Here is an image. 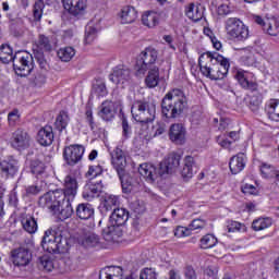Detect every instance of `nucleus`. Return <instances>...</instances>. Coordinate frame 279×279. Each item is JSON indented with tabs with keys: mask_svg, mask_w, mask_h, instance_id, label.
I'll return each mask as SVG.
<instances>
[{
	"mask_svg": "<svg viewBox=\"0 0 279 279\" xmlns=\"http://www.w3.org/2000/svg\"><path fill=\"white\" fill-rule=\"evenodd\" d=\"M57 56L62 62H71L75 57V49L73 47L61 48L58 50Z\"/></svg>",
	"mask_w": 279,
	"mask_h": 279,
	"instance_id": "a19ab883",
	"label": "nucleus"
},
{
	"mask_svg": "<svg viewBox=\"0 0 279 279\" xmlns=\"http://www.w3.org/2000/svg\"><path fill=\"white\" fill-rule=\"evenodd\" d=\"M64 199L62 195V191L54 190L47 192L43 196L39 197L38 204L40 208H47L53 215H58V210H60V203Z\"/></svg>",
	"mask_w": 279,
	"mask_h": 279,
	"instance_id": "9d476101",
	"label": "nucleus"
},
{
	"mask_svg": "<svg viewBox=\"0 0 279 279\" xmlns=\"http://www.w3.org/2000/svg\"><path fill=\"white\" fill-rule=\"evenodd\" d=\"M77 189H80V185L77 184V179L71 174H68L63 180V189H59L58 191L62 192L63 197H70L75 199V197L77 196Z\"/></svg>",
	"mask_w": 279,
	"mask_h": 279,
	"instance_id": "f3484780",
	"label": "nucleus"
},
{
	"mask_svg": "<svg viewBox=\"0 0 279 279\" xmlns=\"http://www.w3.org/2000/svg\"><path fill=\"white\" fill-rule=\"evenodd\" d=\"M132 136V126L128 122V118H122V138L123 141H128Z\"/></svg>",
	"mask_w": 279,
	"mask_h": 279,
	"instance_id": "5fc2aeb1",
	"label": "nucleus"
},
{
	"mask_svg": "<svg viewBox=\"0 0 279 279\" xmlns=\"http://www.w3.org/2000/svg\"><path fill=\"white\" fill-rule=\"evenodd\" d=\"M9 206H12L13 208L19 207V195L16 192H12L9 194Z\"/></svg>",
	"mask_w": 279,
	"mask_h": 279,
	"instance_id": "774afa93",
	"label": "nucleus"
},
{
	"mask_svg": "<svg viewBox=\"0 0 279 279\" xmlns=\"http://www.w3.org/2000/svg\"><path fill=\"white\" fill-rule=\"evenodd\" d=\"M140 279H158V274L153 268H144L140 274Z\"/></svg>",
	"mask_w": 279,
	"mask_h": 279,
	"instance_id": "13d9d810",
	"label": "nucleus"
},
{
	"mask_svg": "<svg viewBox=\"0 0 279 279\" xmlns=\"http://www.w3.org/2000/svg\"><path fill=\"white\" fill-rule=\"evenodd\" d=\"M174 236L182 239L183 236H191V229L185 227H177L174 230Z\"/></svg>",
	"mask_w": 279,
	"mask_h": 279,
	"instance_id": "e2e57ef3",
	"label": "nucleus"
},
{
	"mask_svg": "<svg viewBox=\"0 0 279 279\" xmlns=\"http://www.w3.org/2000/svg\"><path fill=\"white\" fill-rule=\"evenodd\" d=\"M276 170V167L269 163H262L259 171L263 178L271 179L274 178V171Z\"/></svg>",
	"mask_w": 279,
	"mask_h": 279,
	"instance_id": "3c124183",
	"label": "nucleus"
},
{
	"mask_svg": "<svg viewBox=\"0 0 279 279\" xmlns=\"http://www.w3.org/2000/svg\"><path fill=\"white\" fill-rule=\"evenodd\" d=\"M97 39V28L94 26H87L85 28V44L92 45Z\"/></svg>",
	"mask_w": 279,
	"mask_h": 279,
	"instance_id": "8fccbe9b",
	"label": "nucleus"
},
{
	"mask_svg": "<svg viewBox=\"0 0 279 279\" xmlns=\"http://www.w3.org/2000/svg\"><path fill=\"white\" fill-rule=\"evenodd\" d=\"M130 219V211L125 208H114L113 213L110 216V227H107L102 230V236L105 241H114L117 236V231L114 228L125 226Z\"/></svg>",
	"mask_w": 279,
	"mask_h": 279,
	"instance_id": "423d86ee",
	"label": "nucleus"
},
{
	"mask_svg": "<svg viewBox=\"0 0 279 279\" xmlns=\"http://www.w3.org/2000/svg\"><path fill=\"white\" fill-rule=\"evenodd\" d=\"M21 169V163L13 156H8L0 161V171L4 178H14Z\"/></svg>",
	"mask_w": 279,
	"mask_h": 279,
	"instance_id": "2eb2a0df",
	"label": "nucleus"
},
{
	"mask_svg": "<svg viewBox=\"0 0 279 279\" xmlns=\"http://www.w3.org/2000/svg\"><path fill=\"white\" fill-rule=\"evenodd\" d=\"M45 12V0H36L33 5V23H40Z\"/></svg>",
	"mask_w": 279,
	"mask_h": 279,
	"instance_id": "ea45409f",
	"label": "nucleus"
},
{
	"mask_svg": "<svg viewBox=\"0 0 279 279\" xmlns=\"http://www.w3.org/2000/svg\"><path fill=\"white\" fill-rule=\"evenodd\" d=\"M138 173L142 178H145L147 182H156L158 175V170L150 163H142L138 168Z\"/></svg>",
	"mask_w": 279,
	"mask_h": 279,
	"instance_id": "c85d7f7f",
	"label": "nucleus"
},
{
	"mask_svg": "<svg viewBox=\"0 0 279 279\" xmlns=\"http://www.w3.org/2000/svg\"><path fill=\"white\" fill-rule=\"evenodd\" d=\"M217 243H219L217 238L214 234L208 233L201 239V248L202 250H210V248L215 247V245H217Z\"/></svg>",
	"mask_w": 279,
	"mask_h": 279,
	"instance_id": "79ce46f5",
	"label": "nucleus"
},
{
	"mask_svg": "<svg viewBox=\"0 0 279 279\" xmlns=\"http://www.w3.org/2000/svg\"><path fill=\"white\" fill-rule=\"evenodd\" d=\"M94 90L100 97H104V95H108V89L106 88V82L101 78L96 80V84H94Z\"/></svg>",
	"mask_w": 279,
	"mask_h": 279,
	"instance_id": "603ef678",
	"label": "nucleus"
},
{
	"mask_svg": "<svg viewBox=\"0 0 279 279\" xmlns=\"http://www.w3.org/2000/svg\"><path fill=\"white\" fill-rule=\"evenodd\" d=\"M227 230L228 232H247V227L245 226V223L231 220L227 225Z\"/></svg>",
	"mask_w": 279,
	"mask_h": 279,
	"instance_id": "de8ad7c7",
	"label": "nucleus"
},
{
	"mask_svg": "<svg viewBox=\"0 0 279 279\" xmlns=\"http://www.w3.org/2000/svg\"><path fill=\"white\" fill-rule=\"evenodd\" d=\"M84 151H86L84 145L71 144L63 150V160L66 165H69V167H75V165L82 162V158H84Z\"/></svg>",
	"mask_w": 279,
	"mask_h": 279,
	"instance_id": "9b49d317",
	"label": "nucleus"
},
{
	"mask_svg": "<svg viewBox=\"0 0 279 279\" xmlns=\"http://www.w3.org/2000/svg\"><path fill=\"white\" fill-rule=\"evenodd\" d=\"M100 279H123V268L119 266H109L100 270Z\"/></svg>",
	"mask_w": 279,
	"mask_h": 279,
	"instance_id": "7c9ffc66",
	"label": "nucleus"
},
{
	"mask_svg": "<svg viewBox=\"0 0 279 279\" xmlns=\"http://www.w3.org/2000/svg\"><path fill=\"white\" fill-rule=\"evenodd\" d=\"M189 108V100L182 89L168 92L161 100V114L166 119H180Z\"/></svg>",
	"mask_w": 279,
	"mask_h": 279,
	"instance_id": "f03ea898",
	"label": "nucleus"
},
{
	"mask_svg": "<svg viewBox=\"0 0 279 279\" xmlns=\"http://www.w3.org/2000/svg\"><path fill=\"white\" fill-rule=\"evenodd\" d=\"M185 279H197V272L193 266H186L184 269Z\"/></svg>",
	"mask_w": 279,
	"mask_h": 279,
	"instance_id": "338daca9",
	"label": "nucleus"
},
{
	"mask_svg": "<svg viewBox=\"0 0 279 279\" xmlns=\"http://www.w3.org/2000/svg\"><path fill=\"white\" fill-rule=\"evenodd\" d=\"M104 173V167L100 165L89 166L88 171L86 172V178L89 180H95V178H100Z\"/></svg>",
	"mask_w": 279,
	"mask_h": 279,
	"instance_id": "09e8293b",
	"label": "nucleus"
},
{
	"mask_svg": "<svg viewBox=\"0 0 279 279\" xmlns=\"http://www.w3.org/2000/svg\"><path fill=\"white\" fill-rule=\"evenodd\" d=\"M75 215L83 221H88L95 217V207L89 203H80L75 208Z\"/></svg>",
	"mask_w": 279,
	"mask_h": 279,
	"instance_id": "b1692460",
	"label": "nucleus"
},
{
	"mask_svg": "<svg viewBox=\"0 0 279 279\" xmlns=\"http://www.w3.org/2000/svg\"><path fill=\"white\" fill-rule=\"evenodd\" d=\"M70 121L71 118H69V112L60 111L54 121L56 130H58L59 132H63V130H66V126L69 125Z\"/></svg>",
	"mask_w": 279,
	"mask_h": 279,
	"instance_id": "58836bf2",
	"label": "nucleus"
},
{
	"mask_svg": "<svg viewBox=\"0 0 279 279\" xmlns=\"http://www.w3.org/2000/svg\"><path fill=\"white\" fill-rule=\"evenodd\" d=\"M23 230L28 234H36L38 232V218L33 215L24 214L21 219Z\"/></svg>",
	"mask_w": 279,
	"mask_h": 279,
	"instance_id": "a878e982",
	"label": "nucleus"
},
{
	"mask_svg": "<svg viewBox=\"0 0 279 279\" xmlns=\"http://www.w3.org/2000/svg\"><path fill=\"white\" fill-rule=\"evenodd\" d=\"M47 83V74L46 72H37L33 77V84L40 88V86H45Z\"/></svg>",
	"mask_w": 279,
	"mask_h": 279,
	"instance_id": "6e6d98bb",
	"label": "nucleus"
},
{
	"mask_svg": "<svg viewBox=\"0 0 279 279\" xmlns=\"http://www.w3.org/2000/svg\"><path fill=\"white\" fill-rule=\"evenodd\" d=\"M142 23L146 27H156L160 23V15L154 11H148L142 15Z\"/></svg>",
	"mask_w": 279,
	"mask_h": 279,
	"instance_id": "f704fd0d",
	"label": "nucleus"
},
{
	"mask_svg": "<svg viewBox=\"0 0 279 279\" xmlns=\"http://www.w3.org/2000/svg\"><path fill=\"white\" fill-rule=\"evenodd\" d=\"M235 80L244 90L256 93L258 90V83L250 81V74L243 70H238L234 74Z\"/></svg>",
	"mask_w": 279,
	"mask_h": 279,
	"instance_id": "6ab92c4d",
	"label": "nucleus"
},
{
	"mask_svg": "<svg viewBox=\"0 0 279 279\" xmlns=\"http://www.w3.org/2000/svg\"><path fill=\"white\" fill-rule=\"evenodd\" d=\"M131 114L136 123L147 125L156 120V104L147 100H135L131 107Z\"/></svg>",
	"mask_w": 279,
	"mask_h": 279,
	"instance_id": "20e7f679",
	"label": "nucleus"
},
{
	"mask_svg": "<svg viewBox=\"0 0 279 279\" xmlns=\"http://www.w3.org/2000/svg\"><path fill=\"white\" fill-rule=\"evenodd\" d=\"M198 66L202 75L208 80H223L230 71V59L219 52H205L198 58Z\"/></svg>",
	"mask_w": 279,
	"mask_h": 279,
	"instance_id": "f257e3e1",
	"label": "nucleus"
},
{
	"mask_svg": "<svg viewBox=\"0 0 279 279\" xmlns=\"http://www.w3.org/2000/svg\"><path fill=\"white\" fill-rule=\"evenodd\" d=\"M148 73L145 77V85L147 88H156L160 84V68L154 66L147 70Z\"/></svg>",
	"mask_w": 279,
	"mask_h": 279,
	"instance_id": "473e14b6",
	"label": "nucleus"
},
{
	"mask_svg": "<svg viewBox=\"0 0 279 279\" xmlns=\"http://www.w3.org/2000/svg\"><path fill=\"white\" fill-rule=\"evenodd\" d=\"M111 165L116 169L120 182L122 184V190L124 193H132V181L125 172V167H128V159L125 157V150L117 146L113 151H111Z\"/></svg>",
	"mask_w": 279,
	"mask_h": 279,
	"instance_id": "7ed1b4c3",
	"label": "nucleus"
},
{
	"mask_svg": "<svg viewBox=\"0 0 279 279\" xmlns=\"http://www.w3.org/2000/svg\"><path fill=\"white\" fill-rule=\"evenodd\" d=\"M34 66V57L29 52L20 50L14 53L13 69L20 77L31 75Z\"/></svg>",
	"mask_w": 279,
	"mask_h": 279,
	"instance_id": "6e6552de",
	"label": "nucleus"
},
{
	"mask_svg": "<svg viewBox=\"0 0 279 279\" xmlns=\"http://www.w3.org/2000/svg\"><path fill=\"white\" fill-rule=\"evenodd\" d=\"M12 146L15 149H27V147H29V134L27 131L17 129L13 132Z\"/></svg>",
	"mask_w": 279,
	"mask_h": 279,
	"instance_id": "4be33fe9",
	"label": "nucleus"
},
{
	"mask_svg": "<svg viewBox=\"0 0 279 279\" xmlns=\"http://www.w3.org/2000/svg\"><path fill=\"white\" fill-rule=\"evenodd\" d=\"M37 47H39L43 51H52L53 43L51 41V38L47 37L46 35H39Z\"/></svg>",
	"mask_w": 279,
	"mask_h": 279,
	"instance_id": "c03bdc74",
	"label": "nucleus"
},
{
	"mask_svg": "<svg viewBox=\"0 0 279 279\" xmlns=\"http://www.w3.org/2000/svg\"><path fill=\"white\" fill-rule=\"evenodd\" d=\"M110 82L113 84H130L132 80V70L128 65H118L113 69V72L109 75Z\"/></svg>",
	"mask_w": 279,
	"mask_h": 279,
	"instance_id": "4468645a",
	"label": "nucleus"
},
{
	"mask_svg": "<svg viewBox=\"0 0 279 279\" xmlns=\"http://www.w3.org/2000/svg\"><path fill=\"white\" fill-rule=\"evenodd\" d=\"M117 114V109H114V102L106 100L101 104L100 110L98 111V117L102 121H112Z\"/></svg>",
	"mask_w": 279,
	"mask_h": 279,
	"instance_id": "393cba45",
	"label": "nucleus"
},
{
	"mask_svg": "<svg viewBox=\"0 0 279 279\" xmlns=\"http://www.w3.org/2000/svg\"><path fill=\"white\" fill-rule=\"evenodd\" d=\"M158 62V50L153 46L146 47L137 57L135 63L136 75H145Z\"/></svg>",
	"mask_w": 279,
	"mask_h": 279,
	"instance_id": "0eeeda50",
	"label": "nucleus"
},
{
	"mask_svg": "<svg viewBox=\"0 0 279 279\" xmlns=\"http://www.w3.org/2000/svg\"><path fill=\"white\" fill-rule=\"evenodd\" d=\"M217 14L218 16H228L232 14V7L228 3H222L217 8Z\"/></svg>",
	"mask_w": 279,
	"mask_h": 279,
	"instance_id": "052dcab7",
	"label": "nucleus"
},
{
	"mask_svg": "<svg viewBox=\"0 0 279 279\" xmlns=\"http://www.w3.org/2000/svg\"><path fill=\"white\" fill-rule=\"evenodd\" d=\"M229 169L233 175L241 173L245 169V155L240 153L229 161Z\"/></svg>",
	"mask_w": 279,
	"mask_h": 279,
	"instance_id": "c756f323",
	"label": "nucleus"
},
{
	"mask_svg": "<svg viewBox=\"0 0 279 279\" xmlns=\"http://www.w3.org/2000/svg\"><path fill=\"white\" fill-rule=\"evenodd\" d=\"M180 160L182 157L177 153L169 154L160 163L158 169V174L160 178L162 175H171V173H175L178 171V167H180Z\"/></svg>",
	"mask_w": 279,
	"mask_h": 279,
	"instance_id": "f8f14e48",
	"label": "nucleus"
},
{
	"mask_svg": "<svg viewBox=\"0 0 279 279\" xmlns=\"http://www.w3.org/2000/svg\"><path fill=\"white\" fill-rule=\"evenodd\" d=\"M85 121L88 123L90 130H95V117H93V109L86 108Z\"/></svg>",
	"mask_w": 279,
	"mask_h": 279,
	"instance_id": "0e129e2a",
	"label": "nucleus"
},
{
	"mask_svg": "<svg viewBox=\"0 0 279 279\" xmlns=\"http://www.w3.org/2000/svg\"><path fill=\"white\" fill-rule=\"evenodd\" d=\"M264 110L270 121L279 122V99H269L265 104Z\"/></svg>",
	"mask_w": 279,
	"mask_h": 279,
	"instance_id": "cd10ccee",
	"label": "nucleus"
},
{
	"mask_svg": "<svg viewBox=\"0 0 279 279\" xmlns=\"http://www.w3.org/2000/svg\"><path fill=\"white\" fill-rule=\"evenodd\" d=\"M83 247H97L99 245V235L93 231L85 232L82 239Z\"/></svg>",
	"mask_w": 279,
	"mask_h": 279,
	"instance_id": "e433bc0d",
	"label": "nucleus"
},
{
	"mask_svg": "<svg viewBox=\"0 0 279 279\" xmlns=\"http://www.w3.org/2000/svg\"><path fill=\"white\" fill-rule=\"evenodd\" d=\"M185 16L191 21H194V23H198V21L204 19V12L199 10V7H195V3H190L185 8Z\"/></svg>",
	"mask_w": 279,
	"mask_h": 279,
	"instance_id": "72a5a7b5",
	"label": "nucleus"
},
{
	"mask_svg": "<svg viewBox=\"0 0 279 279\" xmlns=\"http://www.w3.org/2000/svg\"><path fill=\"white\" fill-rule=\"evenodd\" d=\"M101 191H104V183L101 182V180H89V182L84 186L82 197L83 199H87V202H90V199L99 197Z\"/></svg>",
	"mask_w": 279,
	"mask_h": 279,
	"instance_id": "dca6fc26",
	"label": "nucleus"
},
{
	"mask_svg": "<svg viewBox=\"0 0 279 279\" xmlns=\"http://www.w3.org/2000/svg\"><path fill=\"white\" fill-rule=\"evenodd\" d=\"M62 233L53 229H48L45 231L41 247L48 254H59L60 248L62 247Z\"/></svg>",
	"mask_w": 279,
	"mask_h": 279,
	"instance_id": "1a4fd4ad",
	"label": "nucleus"
},
{
	"mask_svg": "<svg viewBox=\"0 0 279 279\" xmlns=\"http://www.w3.org/2000/svg\"><path fill=\"white\" fill-rule=\"evenodd\" d=\"M39 267L45 269V271H52L53 262L48 256H43L39 258Z\"/></svg>",
	"mask_w": 279,
	"mask_h": 279,
	"instance_id": "4d7b16f0",
	"label": "nucleus"
},
{
	"mask_svg": "<svg viewBox=\"0 0 279 279\" xmlns=\"http://www.w3.org/2000/svg\"><path fill=\"white\" fill-rule=\"evenodd\" d=\"M271 223V218H258L253 221L252 228L255 232H260V230H267V228H270Z\"/></svg>",
	"mask_w": 279,
	"mask_h": 279,
	"instance_id": "37998d69",
	"label": "nucleus"
},
{
	"mask_svg": "<svg viewBox=\"0 0 279 279\" xmlns=\"http://www.w3.org/2000/svg\"><path fill=\"white\" fill-rule=\"evenodd\" d=\"M169 138L175 145H184L186 143V129L184 125L180 123L172 124L169 130Z\"/></svg>",
	"mask_w": 279,
	"mask_h": 279,
	"instance_id": "412c9836",
	"label": "nucleus"
},
{
	"mask_svg": "<svg viewBox=\"0 0 279 279\" xmlns=\"http://www.w3.org/2000/svg\"><path fill=\"white\" fill-rule=\"evenodd\" d=\"M19 121H21V111L19 109H13L8 113V122L11 128H14Z\"/></svg>",
	"mask_w": 279,
	"mask_h": 279,
	"instance_id": "864d4df0",
	"label": "nucleus"
},
{
	"mask_svg": "<svg viewBox=\"0 0 279 279\" xmlns=\"http://www.w3.org/2000/svg\"><path fill=\"white\" fill-rule=\"evenodd\" d=\"M35 58H36V60H37V62H38V64H39V69H41L40 72L47 73V60L45 59V54H43V53H37V54L35 56Z\"/></svg>",
	"mask_w": 279,
	"mask_h": 279,
	"instance_id": "69168bd1",
	"label": "nucleus"
},
{
	"mask_svg": "<svg viewBox=\"0 0 279 279\" xmlns=\"http://www.w3.org/2000/svg\"><path fill=\"white\" fill-rule=\"evenodd\" d=\"M0 60L3 62V64H10V62H14V53L10 45L3 44L0 47Z\"/></svg>",
	"mask_w": 279,
	"mask_h": 279,
	"instance_id": "4c0bfd02",
	"label": "nucleus"
},
{
	"mask_svg": "<svg viewBox=\"0 0 279 279\" xmlns=\"http://www.w3.org/2000/svg\"><path fill=\"white\" fill-rule=\"evenodd\" d=\"M119 204H121L119 196L112 195V194H106L102 201V208L106 213H109V210L117 208Z\"/></svg>",
	"mask_w": 279,
	"mask_h": 279,
	"instance_id": "c9c22d12",
	"label": "nucleus"
},
{
	"mask_svg": "<svg viewBox=\"0 0 279 279\" xmlns=\"http://www.w3.org/2000/svg\"><path fill=\"white\" fill-rule=\"evenodd\" d=\"M29 169L33 175H43L45 173V163L38 159L31 160Z\"/></svg>",
	"mask_w": 279,
	"mask_h": 279,
	"instance_id": "a18cd8bd",
	"label": "nucleus"
},
{
	"mask_svg": "<svg viewBox=\"0 0 279 279\" xmlns=\"http://www.w3.org/2000/svg\"><path fill=\"white\" fill-rule=\"evenodd\" d=\"M12 258L16 267H27V264L32 262V253L25 247H19L12 251Z\"/></svg>",
	"mask_w": 279,
	"mask_h": 279,
	"instance_id": "aec40b11",
	"label": "nucleus"
},
{
	"mask_svg": "<svg viewBox=\"0 0 279 279\" xmlns=\"http://www.w3.org/2000/svg\"><path fill=\"white\" fill-rule=\"evenodd\" d=\"M120 19L122 25H130L131 23H134L138 19V12L134 7H124L121 10Z\"/></svg>",
	"mask_w": 279,
	"mask_h": 279,
	"instance_id": "2f4dec72",
	"label": "nucleus"
},
{
	"mask_svg": "<svg viewBox=\"0 0 279 279\" xmlns=\"http://www.w3.org/2000/svg\"><path fill=\"white\" fill-rule=\"evenodd\" d=\"M61 3L68 14L74 19L84 16L86 12V0H61Z\"/></svg>",
	"mask_w": 279,
	"mask_h": 279,
	"instance_id": "ddd939ff",
	"label": "nucleus"
},
{
	"mask_svg": "<svg viewBox=\"0 0 279 279\" xmlns=\"http://www.w3.org/2000/svg\"><path fill=\"white\" fill-rule=\"evenodd\" d=\"M227 36L238 43H245L250 38V27L239 17H228L225 21Z\"/></svg>",
	"mask_w": 279,
	"mask_h": 279,
	"instance_id": "39448f33",
	"label": "nucleus"
},
{
	"mask_svg": "<svg viewBox=\"0 0 279 279\" xmlns=\"http://www.w3.org/2000/svg\"><path fill=\"white\" fill-rule=\"evenodd\" d=\"M263 104V94L255 93L251 96L250 105L252 112H258V109L260 108V105Z\"/></svg>",
	"mask_w": 279,
	"mask_h": 279,
	"instance_id": "49530a36",
	"label": "nucleus"
},
{
	"mask_svg": "<svg viewBox=\"0 0 279 279\" xmlns=\"http://www.w3.org/2000/svg\"><path fill=\"white\" fill-rule=\"evenodd\" d=\"M264 32H266L269 36H276L279 34V26L276 21H274L272 24L268 22L264 27Z\"/></svg>",
	"mask_w": 279,
	"mask_h": 279,
	"instance_id": "bf43d9fd",
	"label": "nucleus"
},
{
	"mask_svg": "<svg viewBox=\"0 0 279 279\" xmlns=\"http://www.w3.org/2000/svg\"><path fill=\"white\" fill-rule=\"evenodd\" d=\"M73 202H75V198L63 196V199L59 205V210H57V214H54V215H58L61 221L71 219V217H73V215L75 214V210L73 209V205H72Z\"/></svg>",
	"mask_w": 279,
	"mask_h": 279,
	"instance_id": "a211bd4d",
	"label": "nucleus"
},
{
	"mask_svg": "<svg viewBox=\"0 0 279 279\" xmlns=\"http://www.w3.org/2000/svg\"><path fill=\"white\" fill-rule=\"evenodd\" d=\"M53 128L51 125H45L37 133V143L41 145V147H49L53 144Z\"/></svg>",
	"mask_w": 279,
	"mask_h": 279,
	"instance_id": "5701e85b",
	"label": "nucleus"
},
{
	"mask_svg": "<svg viewBox=\"0 0 279 279\" xmlns=\"http://www.w3.org/2000/svg\"><path fill=\"white\" fill-rule=\"evenodd\" d=\"M190 232H192V230H202L204 228H206V220L203 219H194L191 225H190Z\"/></svg>",
	"mask_w": 279,
	"mask_h": 279,
	"instance_id": "680f3d73",
	"label": "nucleus"
},
{
	"mask_svg": "<svg viewBox=\"0 0 279 279\" xmlns=\"http://www.w3.org/2000/svg\"><path fill=\"white\" fill-rule=\"evenodd\" d=\"M195 158L193 156H186L183 160V167L181 169V178L184 182H189L195 173Z\"/></svg>",
	"mask_w": 279,
	"mask_h": 279,
	"instance_id": "bb28decb",
	"label": "nucleus"
}]
</instances>
